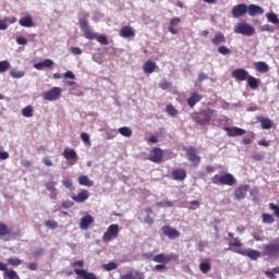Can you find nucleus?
<instances>
[{
	"label": "nucleus",
	"mask_w": 279,
	"mask_h": 279,
	"mask_svg": "<svg viewBox=\"0 0 279 279\" xmlns=\"http://www.w3.org/2000/svg\"><path fill=\"white\" fill-rule=\"evenodd\" d=\"M213 117H217V110L215 109H203L199 112H195L192 114V119L198 125H206V123H210V119Z\"/></svg>",
	"instance_id": "1"
},
{
	"label": "nucleus",
	"mask_w": 279,
	"mask_h": 279,
	"mask_svg": "<svg viewBox=\"0 0 279 279\" xmlns=\"http://www.w3.org/2000/svg\"><path fill=\"white\" fill-rule=\"evenodd\" d=\"M262 256H266L267 258H279V236L270 243L263 245Z\"/></svg>",
	"instance_id": "2"
},
{
	"label": "nucleus",
	"mask_w": 279,
	"mask_h": 279,
	"mask_svg": "<svg viewBox=\"0 0 279 279\" xmlns=\"http://www.w3.org/2000/svg\"><path fill=\"white\" fill-rule=\"evenodd\" d=\"M211 184H221L222 186H234L236 179L232 173H226L223 175H214L211 178Z\"/></svg>",
	"instance_id": "3"
},
{
	"label": "nucleus",
	"mask_w": 279,
	"mask_h": 279,
	"mask_svg": "<svg viewBox=\"0 0 279 279\" xmlns=\"http://www.w3.org/2000/svg\"><path fill=\"white\" fill-rule=\"evenodd\" d=\"M183 151H186L187 160L192 162L193 167H199V165H202V157L197 155V149L195 146H184Z\"/></svg>",
	"instance_id": "4"
},
{
	"label": "nucleus",
	"mask_w": 279,
	"mask_h": 279,
	"mask_svg": "<svg viewBox=\"0 0 279 279\" xmlns=\"http://www.w3.org/2000/svg\"><path fill=\"white\" fill-rule=\"evenodd\" d=\"M87 16L88 15H85V17H83V19H81L78 21L80 27H81V31L84 34V37L87 40H95V38H97V34L93 33V29L90 28V26H88V19H87Z\"/></svg>",
	"instance_id": "5"
},
{
	"label": "nucleus",
	"mask_w": 279,
	"mask_h": 279,
	"mask_svg": "<svg viewBox=\"0 0 279 279\" xmlns=\"http://www.w3.org/2000/svg\"><path fill=\"white\" fill-rule=\"evenodd\" d=\"M235 34H242L243 36H254L256 28L247 23H238L234 27Z\"/></svg>",
	"instance_id": "6"
},
{
	"label": "nucleus",
	"mask_w": 279,
	"mask_h": 279,
	"mask_svg": "<svg viewBox=\"0 0 279 279\" xmlns=\"http://www.w3.org/2000/svg\"><path fill=\"white\" fill-rule=\"evenodd\" d=\"M119 225H110L102 235L104 243H110V241L117 239V236H119Z\"/></svg>",
	"instance_id": "7"
},
{
	"label": "nucleus",
	"mask_w": 279,
	"mask_h": 279,
	"mask_svg": "<svg viewBox=\"0 0 279 279\" xmlns=\"http://www.w3.org/2000/svg\"><path fill=\"white\" fill-rule=\"evenodd\" d=\"M179 256L177 254H157L153 257L154 263H159L161 265H168L171 260H178Z\"/></svg>",
	"instance_id": "8"
},
{
	"label": "nucleus",
	"mask_w": 279,
	"mask_h": 279,
	"mask_svg": "<svg viewBox=\"0 0 279 279\" xmlns=\"http://www.w3.org/2000/svg\"><path fill=\"white\" fill-rule=\"evenodd\" d=\"M61 95H62V88L53 87L44 94V99L46 101H56V99H60Z\"/></svg>",
	"instance_id": "9"
},
{
	"label": "nucleus",
	"mask_w": 279,
	"mask_h": 279,
	"mask_svg": "<svg viewBox=\"0 0 279 279\" xmlns=\"http://www.w3.org/2000/svg\"><path fill=\"white\" fill-rule=\"evenodd\" d=\"M162 158H165V153L162 151V149L158 148V147H154L150 150L148 160H150V162H156L158 165V163L162 162Z\"/></svg>",
	"instance_id": "10"
},
{
	"label": "nucleus",
	"mask_w": 279,
	"mask_h": 279,
	"mask_svg": "<svg viewBox=\"0 0 279 279\" xmlns=\"http://www.w3.org/2000/svg\"><path fill=\"white\" fill-rule=\"evenodd\" d=\"M161 232H163L165 236H168V239H170L171 241L180 239V231L171 226H163L161 228Z\"/></svg>",
	"instance_id": "11"
},
{
	"label": "nucleus",
	"mask_w": 279,
	"mask_h": 279,
	"mask_svg": "<svg viewBox=\"0 0 279 279\" xmlns=\"http://www.w3.org/2000/svg\"><path fill=\"white\" fill-rule=\"evenodd\" d=\"M232 77L236 80V82H245L250 77V72L245 69H235L232 71Z\"/></svg>",
	"instance_id": "12"
},
{
	"label": "nucleus",
	"mask_w": 279,
	"mask_h": 279,
	"mask_svg": "<svg viewBox=\"0 0 279 279\" xmlns=\"http://www.w3.org/2000/svg\"><path fill=\"white\" fill-rule=\"evenodd\" d=\"M246 12H247V4L245 3H240L238 5H234L232 9V14L234 19H241V16H244Z\"/></svg>",
	"instance_id": "13"
},
{
	"label": "nucleus",
	"mask_w": 279,
	"mask_h": 279,
	"mask_svg": "<svg viewBox=\"0 0 279 279\" xmlns=\"http://www.w3.org/2000/svg\"><path fill=\"white\" fill-rule=\"evenodd\" d=\"M58 182L56 181H48L45 183V187L50 193V199H58Z\"/></svg>",
	"instance_id": "14"
},
{
	"label": "nucleus",
	"mask_w": 279,
	"mask_h": 279,
	"mask_svg": "<svg viewBox=\"0 0 279 279\" xmlns=\"http://www.w3.org/2000/svg\"><path fill=\"white\" fill-rule=\"evenodd\" d=\"M171 177L177 182H184V180H186V170H184L183 168L174 169L171 172Z\"/></svg>",
	"instance_id": "15"
},
{
	"label": "nucleus",
	"mask_w": 279,
	"mask_h": 279,
	"mask_svg": "<svg viewBox=\"0 0 279 279\" xmlns=\"http://www.w3.org/2000/svg\"><path fill=\"white\" fill-rule=\"evenodd\" d=\"M247 191H250V185H242L234 190V197L238 201L245 199L247 196Z\"/></svg>",
	"instance_id": "16"
},
{
	"label": "nucleus",
	"mask_w": 279,
	"mask_h": 279,
	"mask_svg": "<svg viewBox=\"0 0 279 279\" xmlns=\"http://www.w3.org/2000/svg\"><path fill=\"white\" fill-rule=\"evenodd\" d=\"M235 252L236 254H241L242 256H247L248 258H251V260H257V258H260V252L255 250H248V251L239 250Z\"/></svg>",
	"instance_id": "17"
},
{
	"label": "nucleus",
	"mask_w": 279,
	"mask_h": 279,
	"mask_svg": "<svg viewBox=\"0 0 279 279\" xmlns=\"http://www.w3.org/2000/svg\"><path fill=\"white\" fill-rule=\"evenodd\" d=\"M0 239H4V241H10V239H12V231L8 225L3 222H0Z\"/></svg>",
	"instance_id": "18"
},
{
	"label": "nucleus",
	"mask_w": 279,
	"mask_h": 279,
	"mask_svg": "<svg viewBox=\"0 0 279 279\" xmlns=\"http://www.w3.org/2000/svg\"><path fill=\"white\" fill-rule=\"evenodd\" d=\"M225 130L227 131V135L234 137V136H243V134H246V131L238 128V126H233V128H225Z\"/></svg>",
	"instance_id": "19"
},
{
	"label": "nucleus",
	"mask_w": 279,
	"mask_h": 279,
	"mask_svg": "<svg viewBox=\"0 0 279 279\" xmlns=\"http://www.w3.org/2000/svg\"><path fill=\"white\" fill-rule=\"evenodd\" d=\"M120 36L121 38H132L136 36V32H134V28L132 26H123L120 29Z\"/></svg>",
	"instance_id": "20"
},
{
	"label": "nucleus",
	"mask_w": 279,
	"mask_h": 279,
	"mask_svg": "<svg viewBox=\"0 0 279 279\" xmlns=\"http://www.w3.org/2000/svg\"><path fill=\"white\" fill-rule=\"evenodd\" d=\"M95 222V218L90 215H86L81 219L80 228L81 230H88L90 223Z\"/></svg>",
	"instance_id": "21"
},
{
	"label": "nucleus",
	"mask_w": 279,
	"mask_h": 279,
	"mask_svg": "<svg viewBox=\"0 0 279 279\" xmlns=\"http://www.w3.org/2000/svg\"><path fill=\"white\" fill-rule=\"evenodd\" d=\"M158 68V65L156 64V62L151 61V60H147L144 64H143V71L144 73H146L147 75H150L151 73H154V71H156V69Z\"/></svg>",
	"instance_id": "22"
},
{
	"label": "nucleus",
	"mask_w": 279,
	"mask_h": 279,
	"mask_svg": "<svg viewBox=\"0 0 279 279\" xmlns=\"http://www.w3.org/2000/svg\"><path fill=\"white\" fill-rule=\"evenodd\" d=\"M74 274H76V276H80V278L83 279H97V276L94 272H88L84 269H74Z\"/></svg>",
	"instance_id": "23"
},
{
	"label": "nucleus",
	"mask_w": 279,
	"mask_h": 279,
	"mask_svg": "<svg viewBox=\"0 0 279 279\" xmlns=\"http://www.w3.org/2000/svg\"><path fill=\"white\" fill-rule=\"evenodd\" d=\"M246 12L248 13L250 16H256V14H264L265 10H263L262 7H258L256 4H250L247 7Z\"/></svg>",
	"instance_id": "24"
},
{
	"label": "nucleus",
	"mask_w": 279,
	"mask_h": 279,
	"mask_svg": "<svg viewBox=\"0 0 279 279\" xmlns=\"http://www.w3.org/2000/svg\"><path fill=\"white\" fill-rule=\"evenodd\" d=\"M202 101V95L197 93H193L189 98H187V106L190 108H195V105L199 104Z\"/></svg>",
	"instance_id": "25"
},
{
	"label": "nucleus",
	"mask_w": 279,
	"mask_h": 279,
	"mask_svg": "<svg viewBox=\"0 0 279 279\" xmlns=\"http://www.w3.org/2000/svg\"><path fill=\"white\" fill-rule=\"evenodd\" d=\"M63 158H65V160H74L76 162L77 153L73 148H65L63 151Z\"/></svg>",
	"instance_id": "26"
},
{
	"label": "nucleus",
	"mask_w": 279,
	"mask_h": 279,
	"mask_svg": "<svg viewBox=\"0 0 279 279\" xmlns=\"http://www.w3.org/2000/svg\"><path fill=\"white\" fill-rule=\"evenodd\" d=\"M213 45H215V47H219V45H223V43H226V35H223V33L218 32L215 34L214 38L211 39Z\"/></svg>",
	"instance_id": "27"
},
{
	"label": "nucleus",
	"mask_w": 279,
	"mask_h": 279,
	"mask_svg": "<svg viewBox=\"0 0 279 279\" xmlns=\"http://www.w3.org/2000/svg\"><path fill=\"white\" fill-rule=\"evenodd\" d=\"M88 190H83L82 192H80L76 196H73V201L76 202L77 204H82L84 202H86V199H88Z\"/></svg>",
	"instance_id": "28"
},
{
	"label": "nucleus",
	"mask_w": 279,
	"mask_h": 279,
	"mask_svg": "<svg viewBox=\"0 0 279 279\" xmlns=\"http://www.w3.org/2000/svg\"><path fill=\"white\" fill-rule=\"evenodd\" d=\"M182 20H180V17H172L170 20V26H169V32L170 34H174V35H178L180 34V31L175 29V25H179V23H181Z\"/></svg>",
	"instance_id": "29"
},
{
	"label": "nucleus",
	"mask_w": 279,
	"mask_h": 279,
	"mask_svg": "<svg viewBox=\"0 0 279 279\" xmlns=\"http://www.w3.org/2000/svg\"><path fill=\"white\" fill-rule=\"evenodd\" d=\"M16 21V17L11 16V17H4L0 20V29L5 31L8 29L9 25H12Z\"/></svg>",
	"instance_id": "30"
},
{
	"label": "nucleus",
	"mask_w": 279,
	"mask_h": 279,
	"mask_svg": "<svg viewBox=\"0 0 279 279\" xmlns=\"http://www.w3.org/2000/svg\"><path fill=\"white\" fill-rule=\"evenodd\" d=\"M19 23L22 27H34V20H32V16H24L19 20Z\"/></svg>",
	"instance_id": "31"
},
{
	"label": "nucleus",
	"mask_w": 279,
	"mask_h": 279,
	"mask_svg": "<svg viewBox=\"0 0 279 279\" xmlns=\"http://www.w3.org/2000/svg\"><path fill=\"white\" fill-rule=\"evenodd\" d=\"M259 123L262 125V130H271L274 128V122H271L269 118H262Z\"/></svg>",
	"instance_id": "32"
},
{
	"label": "nucleus",
	"mask_w": 279,
	"mask_h": 279,
	"mask_svg": "<svg viewBox=\"0 0 279 279\" xmlns=\"http://www.w3.org/2000/svg\"><path fill=\"white\" fill-rule=\"evenodd\" d=\"M254 66L259 73H267L269 71V65L263 61L255 62Z\"/></svg>",
	"instance_id": "33"
},
{
	"label": "nucleus",
	"mask_w": 279,
	"mask_h": 279,
	"mask_svg": "<svg viewBox=\"0 0 279 279\" xmlns=\"http://www.w3.org/2000/svg\"><path fill=\"white\" fill-rule=\"evenodd\" d=\"M22 114L26 119H29V118L34 117V107H32V105H28V106L24 107L22 109Z\"/></svg>",
	"instance_id": "34"
},
{
	"label": "nucleus",
	"mask_w": 279,
	"mask_h": 279,
	"mask_svg": "<svg viewBox=\"0 0 279 279\" xmlns=\"http://www.w3.org/2000/svg\"><path fill=\"white\" fill-rule=\"evenodd\" d=\"M246 81H247L250 88H252V90H256V88H258V78H256L252 75H248Z\"/></svg>",
	"instance_id": "35"
},
{
	"label": "nucleus",
	"mask_w": 279,
	"mask_h": 279,
	"mask_svg": "<svg viewBox=\"0 0 279 279\" xmlns=\"http://www.w3.org/2000/svg\"><path fill=\"white\" fill-rule=\"evenodd\" d=\"M78 184H81V186H93V181L88 180L87 175H81L78 178Z\"/></svg>",
	"instance_id": "36"
},
{
	"label": "nucleus",
	"mask_w": 279,
	"mask_h": 279,
	"mask_svg": "<svg viewBox=\"0 0 279 279\" xmlns=\"http://www.w3.org/2000/svg\"><path fill=\"white\" fill-rule=\"evenodd\" d=\"M119 134H121L122 136H125L126 138H130V136H132V130L128 126H122L120 129H118Z\"/></svg>",
	"instance_id": "37"
},
{
	"label": "nucleus",
	"mask_w": 279,
	"mask_h": 279,
	"mask_svg": "<svg viewBox=\"0 0 279 279\" xmlns=\"http://www.w3.org/2000/svg\"><path fill=\"white\" fill-rule=\"evenodd\" d=\"M199 269L202 274H208L210 269H213V265H210V262H205L199 264Z\"/></svg>",
	"instance_id": "38"
},
{
	"label": "nucleus",
	"mask_w": 279,
	"mask_h": 279,
	"mask_svg": "<svg viewBox=\"0 0 279 279\" xmlns=\"http://www.w3.org/2000/svg\"><path fill=\"white\" fill-rule=\"evenodd\" d=\"M10 75L14 80H21V77H25V71L11 70Z\"/></svg>",
	"instance_id": "39"
},
{
	"label": "nucleus",
	"mask_w": 279,
	"mask_h": 279,
	"mask_svg": "<svg viewBox=\"0 0 279 279\" xmlns=\"http://www.w3.org/2000/svg\"><path fill=\"white\" fill-rule=\"evenodd\" d=\"M8 265H11L12 267H19V265H23V259L19 257H10L8 259Z\"/></svg>",
	"instance_id": "40"
},
{
	"label": "nucleus",
	"mask_w": 279,
	"mask_h": 279,
	"mask_svg": "<svg viewBox=\"0 0 279 279\" xmlns=\"http://www.w3.org/2000/svg\"><path fill=\"white\" fill-rule=\"evenodd\" d=\"M263 223H274L276 219L270 214H262Z\"/></svg>",
	"instance_id": "41"
},
{
	"label": "nucleus",
	"mask_w": 279,
	"mask_h": 279,
	"mask_svg": "<svg viewBox=\"0 0 279 279\" xmlns=\"http://www.w3.org/2000/svg\"><path fill=\"white\" fill-rule=\"evenodd\" d=\"M166 112L170 116V117H178V109H175V107H173V105H168L166 107Z\"/></svg>",
	"instance_id": "42"
},
{
	"label": "nucleus",
	"mask_w": 279,
	"mask_h": 279,
	"mask_svg": "<svg viewBox=\"0 0 279 279\" xmlns=\"http://www.w3.org/2000/svg\"><path fill=\"white\" fill-rule=\"evenodd\" d=\"M11 66L12 65L9 63L8 60L0 61V73H5V71H9Z\"/></svg>",
	"instance_id": "43"
},
{
	"label": "nucleus",
	"mask_w": 279,
	"mask_h": 279,
	"mask_svg": "<svg viewBox=\"0 0 279 279\" xmlns=\"http://www.w3.org/2000/svg\"><path fill=\"white\" fill-rule=\"evenodd\" d=\"M117 263L114 262H109L108 264H104L102 265V269H105V271H112L114 269H117Z\"/></svg>",
	"instance_id": "44"
},
{
	"label": "nucleus",
	"mask_w": 279,
	"mask_h": 279,
	"mask_svg": "<svg viewBox=\"0 0 279 279\" xmlns=\"http://www.w3.org/2000/svg\"><path fill=\"white\" fill-rule=\"evenodd\" d=\"M45 226L49 229V230H57L58 228V221L56 220H47L45 222Z\"/></svg>",
	"instance_id": "45"
},
{
	"label": "nucleus",
	"mask_w": 279,
	"mask_h": 279,
	"mask_svg": "<svg viewBox=\"0 0 279 279\" xmlns=\"http://www.w3.org/2000/svg\"><path fill=\"white\" fill-rule=\"evenodd\" d=\"M266 16H267L269 23H274L275 25L277 23H279L278 15H276V13H268Z\"/></svg>",
	"instance_id": "46"
},
{
	"label": "nucleus",
	"mask_w": 279,
	"mask_h": 279,
	"mask_svg": "<svg viewBox=\"0 0 279 279\" xmlns=\"http://www.w3.org/2000/svg\"><path fill=\"white\" fill-rule=\"evenodd\" d=\"M159 88H161V90H169V88H171V83L167 80H163L159 83Z\"/></svg>",
	"instance_id": "47"
},
{
	"label": "nucleus",
	"mask_w": 279,
	"mask_h": 279,
	"mask_svg": "<svg viewBox=\"0 0 279 279\" xmlns=\"http://www.w3.org/2000/svg\"><path fill=\"white\" fill-rule=\"evenodd\" d=\"M95 38L100 45H108V37L106 35H96Z\"/></svg>",
	"instance_id": "48"
},
{
	"label": "nucleus",
	"mask_w": 279,
	"mask_h": 279,
	"mask_svg": "<svg viewBox=\"0 0 279 279\" xmlns=\"http://www.w3.org/2000/svg\"><path fill=\"white\" fill-rule=\"evenodd\" d=\"M4 276H8L10 279H21V277H19V275L13 269L7 270Z\"/></svg>",
	"instance_id": "49"
},
{
	"label": "nucleus",
	"mask_w": 279,
	"mask_h": 279,
	"mask_svg": "<svg viewBox=\"0 0 279 279\" xmlns=\"http://www.w3.org/2000/svg\"><path fill=\"white\" fill-rule=\"evenodd\" d=\"M81 138L85 143V145L90 146V136L88 135V133H82Z\"/></svg>",
	"instance_id": "50"
},
{
	"label": "nucleus",
	"mask_w": 279,
	"mask_h": 279,
	"mask_svg": "<svg viewBox=\"0 0 279 279\" xmlns=\"http://www.w3.org/2000/svg\"><path fill=\"white\" fill-rule=\"evenodd\" d=\"M62 184L63 186H65V189H69L70 191L71 189H73V182L71 181V179H63Z\"/></svg>",
	"instance_id": "51"
},
{
	"label": "nucleus",
	"mask_w": 279,
	"mask_h": 279,
	"mask_svg": "<svg viewBox=\"0 0 279 279\" xmlns=\"http://www.w3.org/2000/svg\"><path fill=\"white\" fill-rule=\"evenodd\" d=\"M157 206H159V208H171V206H173V203H171V202H158Z\"/></svg>",
	"instance_id": "52"
},
{
	"label": "nucleus",
	"mask_w": 279,
	"mask_h": 279,
	"mask_svg": "<svg viewBox=\"0 0 279 279\" xmlns=\"http://www.w3.org/2000/svg\"><path fill=\"white\" fill-rule=\"evenodd\" d=\"M218 53H221L222 56H228V53H230V49L226 46H220L218 48Z\"/></svg>",
	"instance_id": "53"
},
{
	"label": "nucleus",
	"mask_w": 279,
	"mask_h": 279,
	"mask_svg": "<svg viewBox=\"0 0 279 279\" xmlns=\"http://www.w3.org/2000/svg\"><path fill=\"white\" fill-rule=\"evenodd\" d=\"M133 279H145V272H141L140 270L133 271Z\"/></svg>",
	"instance_id": "54"
},
{
	"label": "nucleus",
	"mask_w": 279,
	"mask_h": 279,
	"mask_svg": "<svg viewBox=\"0 0 279 279\" xmlns=\"http://www.w3.org/2000/svg\"><path fill=\"white\" fill-rule=\"evenodd\" d=\"M230 247H243V243H241V240L239 238L234 239L233 243H229Z\"/></svg>",
	"instance_id": "55"
},
{
	"label": "nucleus",
	"mask_w": 279,
	"mask_h": 279,
	"mask_svg": "<svg viewBox=\"0 0 279 279\" xmlns=\"http://www.w3.org/2000/svg\"><path fill=\"white\" fill-rule=\"evenodd\" d=\"M269 208H270V210H275V217H279V206L278 205L270 203Z\"/></svg>",
	"instance_id": "56"
},
{
	"label": "nucleus",
	"mask_w": 279,
	"mask_h": 279,
	"mask_svg": "<svg viewBox=\"0 0 279 279\" xmlns=\"http://www.w3.org/2000/svg\"><path fill=\"white\" fill-rule=\"evenodd\" d=\"M70 51L74 54V56H82V48L80 47H71Z\"/></svg>",
	"instance_id": "57"
},
{
	"label": "nucleus",
	"mask_w": 279,
	"mask_h": 279,
	"mask_svg": "<svg viewBox=\"0 0 279 279\" xmlns=\"http://www.w3.org/2000/svg\"><path fill=\"white\" fill-rule=\"evenodd\" d=\"M43 63L46 69H51V66H53V60L51 59H45Z\"/></svg>",
	"instance_id": "58"
},
{
	"label": "nucleus",
	"mask_w": 279,
	"mask_h": 279,
	"mask_svg": "<svg viewBox=\"0 0 279 279\" xmlns=\"http://www.w3.org/2000/svg\"><path fill=\"white\" fill-rule=\"evenodd\" d=\"M120 279H134V272L133 271H129L124 275L120 276Z\"/></svg>",
	"instance_id": "59"
},
{
	"label": "nucleus",
	"mask_w": 279,
	"mask_h": 279,
	"mask_svg": "<svg viewBox=\"0 0 279 279\" xmlns=\"http://www.w3.org/2000/svg\"><path fill=\"white\" fill-rule=\"evenodd\" d=\"M63 77H65V80H75V74L71 71H66L64 74H63Z\"/></svg>",
	"instance_id": "60"
},
{
	"label": "nucleus",
	"mask_w": 279,
	"mask_h": 279,
	"mask_svg": "<svg viewBox=\"0 0 279 279\" xmlns=\"http://www.w3.org/2000/svg\"><path fill=\"white\" fill-rule=\"evenodd\" d=\"M43 162H44V165H46V167H53V161H51V159H49V157H44Z\"/></svg>",
	"instance_id": "61"
},
{
	"label": "nucleus",
	"mask_w": 279,
	"mask_h": 279,
	"mask_svg": "<svg viewBox=\"0 0 279 279\" xmlns=\"http://www.w3.org/2000/svg\"><path fill=\"white\" fill-rule=\"evenodd\" d=\"M10 158V153L0 150V160H8Z\"/></svg>",
	"instance_id": "62"
},
{
	"label": "nucleus",
	"mask_w": 279,
	"mask_h": 279,
	"mask_svg": "<svg viewBox=\"0 0 279 279\" xmlns=\"http://www.w3.org/2000/svg\"><path fill=\"white\" fill-rule=\"evenodd\" d=\"M17 45H27V39L25 37H17L16 38Z\"/></svg>",
	"instance_id": "63"
},
{
	"label": "nucleus",
	"mask_w": 279,
	"mask_h": 279,
	"mask_svg": "<svg viewBox=\"0 0 279 279\" xmlns=\"http://www.w3.org/2000/svg\"><path fill=\"white\" fill-rule=\"evenodd\" d=\"M199 204H201V203H199L198 201H192V202L190 203V205L192 206L191 209H192V210H195V208H198Z\"/></svg>",
	"instance_id": "64"
}]
</instances>
